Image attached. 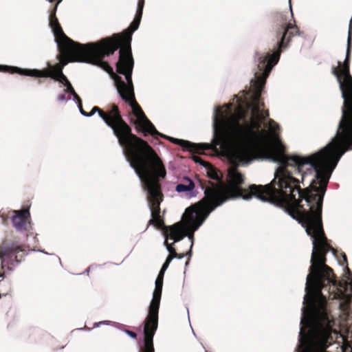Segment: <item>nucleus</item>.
Segmentation results:
<instances>
[{
    "instance_id": "1",
    "label": "nucleus",
    "mask_w": 352,
    "mask_h": 352,
    "mask_svg": "<svg viewBox=\"0 0 352 352\" xmlns=\"http://www.w3.org/2000/svg\"><path fill=\"white\" fill-rule=\"evenodd\" d=\"M272 69V67H254V77L250 81V89L243 91L242 97L234 96L232 104H225V110L218 106L214 107L212 117L213 138L210 144L191 143L159 132L151 135L162 136L176 144H189L199 150L217 149V147H219L224 149L232 160L240 164L226 145V133L234 126H250V128L259 130L265 128L269 120V113L262 109L263 103L260 101V96Z\"/></svg>"
},
{
    "instance_id": "2",
    "label": "nucleus",
    "mask_w": 352,
    "mask_h": 352,
    "mask_svg": "<svg viewBox=\"0 0 352 352\" xmlns=\"http://www.w3.org/2000/svg\"><path fill=\"white\" fill-rule=\"evenodd\" d=\"M110 127L123 149V154L140 181L144 190H147L150 198L159 195L157 180L164 179L166 170L160 158L148 144L132 134L131 129L122 120L118 107L113 105L107 113Z\"/></svg>"
},
{
    "instance_id": "3",
    "label": "nucleus",
    "mask_w": 352,
    "mask_h": 352,
    "mask_svg": "<svg viewBox=\"0 0 352 352\" xmlns=\"http://www.w3.org/2000/svg\"><path fill=\"white\" fill-rule=\"evenodd\" d=\"M341 284H338L334 279L332 270L312 279L310 281L308 289L305 288V294L303 297L304 306L301 308V317L300 321V331L302 336H306L314 329L319 328L322 332L324 331L331 333L332 340L329 342L324 352H329L327 349L334 344L336 339L341 337L344 341L352 339V329L349 327H344V333H340L337 329L338 324L336 318L331 314L327 298L335 299L338 296L336 290L341 289Z\"/></svg>"
},
{
    "instance_id": "4",
    "label": "nucleus",
    "mask_w": 352,
    "mask_h": 352,
    "mask_svg": "<svg viewBox=\"0 0 352 352\" xmlns=\"http://www.w3.org/2000/svg\"><path fill=\"white\" fill-rule=\"evenodd\" d=\"M144 0H139L133 21L120 33H115L96 42L85 44L87 47L80 63L96 66H134L131 50L132 35L140 24Z\"/></svg>"
},
{
    "instance_id": "5",
    "label": "nucleus",
    "mask_w": 352,
    "mask_h": 352,
    "mask_svg": "<svg viewBox=\"0 0 352 352\" xmlns=\"http://www.w3.org/2000/svg\"><path fill=\"white\" fill-rule=\"evenodd\" d=\"M157 193L160 194L159 196L150 198V194L147 190H144L147 193V201L148 202V208L151 212V219L150 223H153L157 228L164 227V245L166 247V251L170 253V255L166 258L164 265L168 267L170 262L176 258L177 254L175 248L168 243V240H173V243H177L184 237H187L190 241V246L186 256L191 257L192 248L194 243L193 234L194 232L203 224L204 219H201L198 217L197 212L192 210L191 208H187L182 216V220L179 222L175 223L170 226H164L162 220L160 217V204L163 200V194L161 191V186L159 184V180H157Z\"/></svg>"
},
{
    "instance_id": "6",
    "label": "nucleus",
    "mask_w": 352,
    "mask_h": 352,
    "mask_svg": "<svg viewBox=\"0 0 352 352\" xmlns=\"http://www.w3.org/2000/svg\"><path fill=\"white\" fill-rule=\"evenodd\" d=\"M228 176L229 186L226 189L219 187L212 190H206L205 197L196 204L195 208H191L192 210L197 212L198 217L204 219V221L212 211L228 200L242 198L244 201H250L253 197H255L257 192L253 190L251 187L257 185H250L248 188L250 192L244 194L241 188L244 182V177L236 167L229 168Z\"/></svg>"
},
{
    "instance_id": "7",
    "label": "nucleus",
    "mask_w": 352,
    "mask_h": 352,
    "mask_svg": "<svg viewBox=\"0 0 352 352\" xmlns=\"http://www.w3.org/2000/svg\"><path fill=\"white\" fill-rule=\"evenodd\" d=\"M113 80L119 96L131 107L135 116L136 124L144 133H158L153 123L146 117L140 107L133 101L134 88L132 82L133 67H102Z\"/></svg>"
},
{
    "instance_id": "8",
    "label": "nucleus",
    "mask_w": 352,
    "mask_h": 352,
    "mask_svg": "<svg viewBox=\"0 0 352 352\" xmlns=\"http://www.w3.org/2000/svg\"><path fill=\"white\" fill-rule=\"evenodd\" d=\"M280 18V27L276 30L278 49L272 53L256 52V58L258 61V66L260 65L261 66H275L280 59L282 49L288 46L292 37L300 34L299 28L295 23H287L281 14Z\"/></svg>"
},
{
    "instance_id": "9",
    "label": "nucleus",
    "mask_w": 352,
    "mask_h": 352,
    "mask_svg": "<svg viewBox=\"0 0 352 352\" xmlns=\"http://www.w3.org/2000/svg\"><path fill=\"white\" fill-rule=\"evenodd\" d=\"M155 285V288L149 305L148 316L144 322L143 329L144 339L142 346L148 348H154L153 340L158 327V312L163 286V277L158 275Z\"/></svg>"
},
{
    "instance_id": "10",
    "label": "nucleus",
    "mask_w": 352,
    "mask_h": 352,
    "mask_svg": "<svg viewBox=\"0 0 352 352\" xmlns=\"http://www.w3.org/2000/svg\"><path fill=\"white\" fill-rule=\"evenodd\" d=\"M63 67H47V69L39 70L25 67H0V72L8 74H18L20 75L36 78H50L61 84L65 89L63 94L69 93L74 98H76V93L67 76L63 74Z\"/></svg>"
},
{
    "instance_id": "11",
    "label": "nucleus",
    "mask_w": 352,
    "mask_h": 352,
    "mask_svg": "<svg viewBox=\"0 0 352 352\" xmlns=\"http://www.w3.org/2000/svg\"><path fill=\"white\" fill-rule=\"evenodd\" d=\"M298 335V344L294 352H324V349L332 340L331 333L319 329H314L306 336Z\"/></svg>"
},
{
    "instance_id": "12",
    "label": "nucleus",
    "mask_w": 352,
    "mask_h": 352,
    "mask_svg": "<svg viewBox=\"0 0 352 352\" xmlns=\"http://www.w3.org/2000/svg\"><path fill=\"white\" fill-rule=\"evenodd\" d=\"M12 216L10 218L12 227L19 232L24 230L28 220L30 217V213L28 209H22L19 210H12Z\"/></svg>"
},
{
    "instance_id": "13",
    "label": "nucleus",
    "mask_w": 352,
    "mask_h": 352,
    "mask_svg": "<svg viewBox=\"0 0 352 352\" xmlns=\"http://www.w3.org/2000/svg\"><path fill=\"white\" fill-rule=\"evenodd\" d=\"M184 180L186 181L188 184H178L175 187V191L179 193L185 192L189 199L195 197L197 193L195 191V184L194 182L188 177H184Z\"/></svg>"
},
{
    "instance_id": "14",
    "label": "nucleus",
    "mask_w": 352,
    "mask_h": 352,
    "mask_svg": "<svg viewBox=\"0 0 352 352\" xmlns=\"http://www.w3.org/2000/svg\"><path fill=\"white\" fill-rule=\"evenodd\" d=\"M21 248L15 243H10L9 245H5L0 248V258L8 256L10 254L21 252Z\"/></svg>"
},
{
    "instance_id": "15",
    "label": "nucleus",
    "mask_w": 352,
    "mask_h": 352,
    "mask_svg": "<svg viewBox=\"0 0 352 352\" xmlns=\"http://www.w3.org/2000/svg\"><path fill=\"white\" fill-rule=\"evenodd\" d=\"M351 39H352V33H351V23L349 26V34H348V40H347V50H346V58L344 60L343 63H341L340 61H338L337 66H349L350 65V53H351Z\"/></svg>"
},
{
    "instance_id": "16",
    "label": "nucleus",
    "mask_w": 352,
    "mask_h": 352,
    "mask_svg": "<svg viewBox=\"0 0 352 352\" xmlns=\"http://www.w3.org/2000/svg\"><path fill=\"white\" fill-rule=\"evenodd\" d=\"M93 113H98V116L103 120V122L107 125L110 126V121L107 117V114L104 113L101 109L98 107H94L92 108Z\"/></svg>"
},
{
    "instance_id": "17",
    "label": "nucleus",
    "mask_w": 352,
    "mask_h": 352,
    "mask_svg": "<svg viewBox=\"0 0 352 352\" xmlns=\"http://www.w3.org/2000/svg\"><path fill=\"white\" fill-rule=\"evenodd\" d=\"M192 160H194V162L195 163L200 164L201 166H204L205 168H207L208 167L210 166V164L204 162L199 157L194 156L192 157Z\"/></svg>"
},
{
    "instance_id": "18",
    "label": "nucleus",
    "mask_w": 352,
    "mask_h": 352,
    "mask_svg": "<svg viewBox=\"0 0 352 352\" xmlns=\"http://www.w3.org/2000/svg\"><path fill=\"white\" fill-rule=\"evenodd\" d=\"M349 283L346 284L344 287V290L346 293L351 292L352 293V276L349 278Z\"/></svg>"
},
{
    "instance_id": "19",
    "label": "nucleus",
    "mask_w": 352,
    "mask_h": 352,
    "mask_svg": "<svg viewBox=\"0 0 352 352\" xmlns=\"http://www.w3.org/2000/svg\"><path fill=\"white\" fill-rule=\"evenodd\" d=\"M76 98H73L72 100V101L76 102V104H77V107L79 109L80 107H82V100L77 94H76Z\"/></svg>"
},
{
    "instance_id": "20",
    "label": "nucleus",
    "mask_w": 352,
    "mask_h": 352,
    "mask_svg": "<svg viewBox=\"0 0 352 352\" xmlns=\"http://www.w3.org/2000/svg\"><path fill=\"white\" fill-rule=\"evenodd\" d=\"M124 332L132 339H135L137 338V333L133 331L125 329L124 330Z\"/></svg>"
},
{
    "instance_id": "21",
    "label": "nucleus",
    "mask_w": 352,
    "mask_h": 352,
    "mask_svg": "<svg viewBox=\"0 0 352 352\" xmlns=\"http://www.w3.org/2000/svg\"><path fill=\"white\" fill-rule=\"evenodd\" d=\"M109 324V321H107V320H103V321H100V322H95L94 324V328H98L100 327L101 325H108Z\"/></svg>"
},
{
    "instance_id": "22",
    "label": "nucleus",
    "mask_w": 352,
    "mask_h": 352,
    "mask_svg": "<svg viewBox=\"0 0 352 352\" xmlns=\"http://www.w3.org/2000/svg\"><path fill=\"white\" fill-rule=\"evenodd\" d=\"M57 100L59 101V102H67L68 100H71L72 98H69L68 99H67L65 98V96L63 95V94H58L57 96Z\"/></svg>"
},
{
    "instance_id": "23",
    "label": "nucleus",
    "mask_w": 352,
    "mask_h": 352,
    "mask_svg": "<svg viewBox=\"0 0 352 352\" xmlns=\"http://www.w3.org/2000/svg\"><path fill=\"white\" fill-rule=\"evenodd\" d=\"M209 177L214 180H218L219 179V175L218 173L214 170H212L211 173H209Z\"/></svg>"
},
{
    "instance_id": "24",
    "label": "nucleus",
    "mask_w": 352,
    "mask_h": 352,
    "mask_svg": "<svg viewBox=\"0 0 352 352\" xmlns=\"http://www.w3.org/2000/svg\"><path fill=\"white\" fill-rule=\"evenodd\" d=\"M100 265H91L90 267H89L85 271L84 273H80V274H78V275H82V274H89L91 269H94L95 267H99Z\"/></svg>"
},
{
    "instance_id": "25",
    "label": "nucleus",
    "mask_w": 352,
    "mask_h": 352,
    "mask_svg": "<svg viewBox=\"0 0 352 352\" xmlns=\"http://www.w3.org/2000/svg\"><path fill=\"white\" fill-rule=\"evenodd\" d=\"M154 348L142 346L140 352H154Z\"/></svg>"
},
{
    "instance_id": "26",
    "label": "nucleus",
    "mask_w": 352,
    "mask_h": 352,
    "mask_svg": "<svg viewBox=\"0 0 352 352\" xmlns=\"http://www.w3.org/2000/svg\"><path fill=\"white\" fill-rule=\"evenodd\" d=\"M167 268H168L167 265L165 266L163 265L158 275H160L161 276L164 277V272H166Z\"/></svg>"
},
{
    "instance_id": "27",
    "label": "nucleus",
    "mask_w": 352,
    "mask_h": 352,
    "mask_svg": "<svg viewBox=\"0 0 352 352\" xmlns=\"http://www.w3.org/2000/svg\"><path fill=\"white\" fill-rule=\"evenodd\" d=\"M78 110H79L80 113L82 116H84V117H87V118L88 117V114H87V112H85V111L83 110L82 107H80Z\"/></svg>"
},
{
    "instance_id": "28",
    "label": "nucleus",
    "mask_w": 352,
    "mask_h": 352,
    "mask_svg": "<svg viewBox=\"0 0 352 352\" xmlns=\"http://www.w3.org/2000/svg\"><path fill=\"white\" fill-rule=\"evenodd\" d=\"M21 262V260L17 259V258L16 257V258H14V259L11 262V264H12V265H14L15 263H17V264H19Z\"/></svg>"
},
{
    "instance_id": "29",
    "label": "nucleus",
    "mask_w": 352,
    "mask_h": 352,
    "mask_svg": "<svg viewBox=\"0 0 352 352\" xmlns=\"http://www.w3.org/2000/svg\"><path fill=\"white\" fill-rule=\"evenodd\" d=\"M185 256V254H177V256L176 257V258L180 260V259H182Z\"/></svg>"
},
{
    "instance_id": "30",
    "label": "nucleus",
    "mask_w": 352,
    "mask_h": 352,
    "mask_svg": "<svg viewBox=\"0 0 352 352\" xmlns=\"http://www.w3.org/2000/svg\"><path fill=\"white\" fill-rule=\"evenodd\" d=\"M83 329H86L87 331H91V328L89 327H85V328H78V329H76V330H79V331H81V330H83Z\"/></svg>"
},
{
    "instance_id": "31",
    "label": "nucleus",
    "mask_w": 352,
    "mask_h": 352,
    "mask_svg": "<svg viewBox=\"0 0 352 352\" xmlns=\"http://www.w3.org/2000/svg\"><path fill=\"white\" fill-rule=\"evenodd\" d=\"M88 114V117L87 118H90L91 116H93L95 113H93L92 110L89 112V113H87Z\"/></svg>"
},
{
    "instance_id": "32",
    "label": "nucleus",
    "mask_w": 352,
    "mask_h": 352,
    "mask_svg": "<svg viewBox=\"0 0 352 352\" xmlns=\"http://www.w3.org/2000/svg\"><path fill=\"white\" fill-rule=\"evenodd\" d=\"M342 258L344 260V262H346V256L345 254H343L342 255Z\"/></svg>"
},
{
    "instance_id": "33",
    "label": "nucleus",
    "mask_w": 352,
    "mask_h": 352,
    "mask_svg": "<svg viewBox=\"0 0 352 352\" xmlns=\"http://www.w3.org/2000/svg\"><path fill=\"white\" fill-rule=\"evenodd\" d=\"M39 252L43 253V254H48L47 252H45L44 250H38Z\"/></svg>"
},
{
    "instance_id": "34",
    "label": "nucleus",
    "mask_w": 352,
    "mask_h": 352,
    "mask_svg": "<svg viewBox=\"0 0 352 352\" xmlns=\"http://www.w3.org/2000/svg\"><path fill=\"white\" fill-rule=\"evenodd\" d=\"M188 264H189V260H188V261L185 263V265H186V266H187Z\"/></svg>"
},
{
    "instance_id": "35",
    "label": "nucleus",
    "mask_w": 352,
    "mask_h": 352,
    "mask_svg": "<svg viewBox=\"0 0 352 352\" xmlns=\"http://www.w3.org/2000/svg\"><path fill=\"white\" fill-rule=\"evenodd\" d=\"M0 66H8L7 65H1L0 64Z\"/></svg>"
},
{
    "instance_id": "36",
    "label": "nucleus",
    "mask_w": 352,
    "mask_h": 352,
    "mask_svg": "<svg viewBox=\"0 0 352 352\" xmlns=\"http://www.w3.org/2000/svg\"><path fill=\"white\" fill-rule=\"evenodd\" d=\"M192 331H193V329H192ZM193 333V335L195 336V333L194 331H192Z\"/></svg>"
},
{
    "instance_id": "37",
    "label": "nucleus",
    "mask_w": 352,
    "mask_h": 352,
    "mask_svg": "<svg viewBox=\"0 0 352 352\" xmlns=\"http://www.w3.org/2000/svg\"><path fill=\"white\" fill-rule=\"evenodd\" d=\"M1 276H2V275H0V277H1Z\"/></svg>"
}]
</instances>
